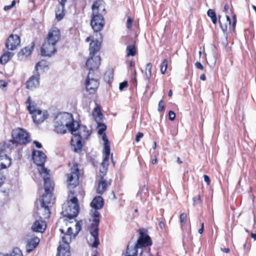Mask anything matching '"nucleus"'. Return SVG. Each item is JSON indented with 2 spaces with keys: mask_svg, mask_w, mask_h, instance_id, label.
Wrapping results in <instances>:
<instances>
[{
  "mask_svg": "<svg viewBox=\"0 0 256 256\" xmlns=\"http://www.w3.org/2000/svg\"><path fill=\"white\" fill-rule=\"evenodd\" d=\"M102 139L104 141L103 160L100 167V178L97 180L96 189V192L99 194H103L106 190L108 186L110 184V183L104 178L107 172L109 165L108 160L110 154V142L106 134H102Z\"/></svg>",
  "mask_w": 256,
  "mask_h": 256,
  "instance_id": "obj_1",
  "label": "nucleus"
},
{
  "mask_svg": "<svg viewBox=\"0 0 256 256\" xmlns=\"http://www.w3.org/2000/svg\"><path fill=\"white\" fill-rule=\"evenodd\" d=\"M104 204V200L100 196L95 197L90 203L92 208H94V212H92V216L93 218V220L90 230V236L88 242L94 248H96L99 244L98 226L100 222V213L97 210L101 209L103 207Z\"/></svg>",
  "mask_w": 256,
  "mask_h": 256,
  "instance_id": "obj_2",
  "label": "nucleus"
},
{
  "mask_svg": "<svg viewBox=\"0 0 256 256\" xmlns=\"http://www.w3.org/2000/svg\"><path fill=\"white\" fill-rule=\"evenodd\" d=\"M92 18L90 25L94 32H99L104 26L103 15L106 14L105 2L103 0H98L92 4Z\"/></svg>",
  "mask_w": 256,
  "mask_h": 256,
  "instance_id": "obj_3",
  "label": "nucleus"
},
{
  "mask_svg": "<svg viewBox=\"0 0 256 256\" xmlns=\"http://www.w3.org/2000/svg\"><path fill=\"white\" fill-rule=\"evenodd\" d=\"M78 212L79 206L78 199L76 197L72 198L62 206V216L70 219L76 216Z\"/></svg>",
  "mask_w": 256,
  "mask_h": 256,
  "instance_id": "obj_4",
  "label": "nucleus"
},
{
  "mask_svg": "<svg viewBox=\"0 0 256 256\" xmlns=\"http://www.w3.org/2000/svg\"><path fill=\"white\" fill-rule=\"evenodd\" d=\"M152 242L150 238L146 234L140 232V236H139L137 243L136 244L134 248L130 250L129 246L127 247L126 256H138V248L142 247H146L151 246Z\"/></svg>",
  "mask_w": 256,
  "mask_h": 256,
  "instance_id": "obj_5",
  "label": "nucleus"
},
{
  "mask_svg": "<svg viewBox=\"0 0 256 256\" xmlns=\"http://www.w3.org/2000/svg\"><path fill=\"white\" fill-rule=\"evenodd\" d=\"M46 158V156L44 152L40 150H34L32 159L34 162L39 166L38 171L43 179L49 178V171L44 166Z\"/></svg>",
  "mask_w": 256,
  "mask_h": 256,
  "instance_id": "obj_6",
  "label": "nucleus"
},
{
  "mask_svg": "<svg viewBox=\"0 0 256 256\" xmlns=\"http://www.w3.org/2000/svg\"><path fill=\"white\" fill-rule=\"evenodd\" d=\"M58 122H62L64 126L68 128L72 134L76 132L79 126V124L78 122L74 120L72 114L68 112H62L58 114L56 117Z\"/></svg>",
  "mask_w": 256,
  "mask_h": 256,
  "instance_id": "obj_7",
  "label": "nucleus"
},
{
  "mask_svg": "<svg viewBox=\"0 0 256 256\" xmlns=\"http://www.w3.org/2000/svg\"><path fill=\"white\" fill-rule=\"evenodd\" d=\"M68 222L67 220L65 219H60L56 223V227L59 228L60 231L63 234L62 236H66L68 234V232H70V234L71 237V240L72 238H74L75 236L78 234L79 232L81 230V224L80 222H76L75 224L76 232H72V228L71 226H68Z\"/></svg>",
  "mask_w": 256,
  "mask_h": 256,
  "instance_id": "obj_8",
  "label": "nucleus"
},
{
  "mask_svg": "<svg viewBox=\"0 0 256 256\" xmlns=\"http://www.w3.org/2000/svg\"><path fill=\"white\" fill-rule=\"evenodd\" d=\"M44 180L45 194L43 195L40 203L42 204L50 206L54 204V198H52V192L54 190V184L50 178L44 179Z\"/></svg>",
  "mask_w": 256,
  "mask_h": 256,
  "instance_id": "obj_9",
  "label": "nucleus"
},
{
  "mask_svg": "<svg viewBox=\"0 0 256 256\" xmlns=\"http://www.w3.org/2000/svg\"><path fill=\"white\" fill-rule=\"evenodd\" d=\"M12 136L13 139L10 142L12 144H26L30 141L28 134L20 128L12 130Z\"/></svg>",
  "mask_w": 256,
  "mask_h": 256,
  "instance_id": "obj_10",
  "label": "nucleus"
},
{
  "mask_svg": "<svg viewBox=\"0 0 256 256\" xmlns=\"http://www.w3.org/2000/svg\"><path fill=\"white\" fill-rule=\"evenodd\" d=\"M80 170L77 164H74L70 168V173L66 175L68 184L75 187L79 184Z\"/></svg>",
  "mask_w": 256,
  "mask_h": 256,
  "instance_id": "obj_11",
  "label": "nucleus"
},
{
  "mask_svg": "<svg viewBox=\"0 0 256 256\" xmlns=\"http://www.w3.org/2000/svg\"><path fill=\"white\" fill-rule=\"evenodd\" d=\"M69 232H68L66 236H62L64 244H60L58 247L56 256H70L69 244L71 242L72 236H70Z\"/></svg>",
  "mask_w": 256,
  "mask_h": 256,
  "instance_id": "obj_12",
  "label": "nucleus"
},
{
  "mask_svg": "<svg viewBox=\"0 0 256 256\" xmlns=\"http://www.w3.org/2000/svg\"><path fill=\"white\" fill-rule=\"evenodd\" d=\"M99 82L96 78L94 74L88 72L86 82V86L88 92L90 94H93L98 88Z\"/></svg>",
  "mask_w": 256,
  "mask_h": 256,
  "instance_id": "obj_13",
  "label": "nucleus"
},
{
  "mask_svg": "<svg viewBox=\"0 0 256 256\" xmlns=\"http://www.w3.org/2000/svg\"><path fill=\"white\" fill-rule=\"evenodd\" d=\"M100 64V58L99 56H90L89 58L86 62V66L89 70L88 72L94 74Z\"/></svg>",
  "mask_w": 256,
  "mask_h": 256,
  "instance_id": "obj_14",
  "label": "nucleus"
},
{
  "mask_svg": "<svg viewBox=\"0 0 256 256\" xmlns=\"http://www.w3.org/2000/svg\"><path fill=\"white\" fill-rule=\"evenodd\" d=\"M56 45L46 42H44L41 48V54L44 56H51L56 52Z\"/></svg>",
  "mask_w": 256,
  "mask_h": 256,
  "instance_id": "obj_15",
  "label": "nucleus"
},
{
  "mask_svg": "<svg viewBox=\"0 0 256 256\" xmlns=\"http://www.w3.org/2000/svg\"><path fill=\"white\" fill-rule=\"evenodd\" d=\"M60 38V30L56 28H52L48 34L47 41L54 44L58 42Z\"/></svg>",
  "mask_w": 256,
  "mask_h": 256,
  "instance_id": "obj_16",
  "label": "nucleus"
},
{
  "mask_svg": "<svg viewBox=\"0 0 256 256\" xmlns=\"http://www.w3.org/2000/svg\"><path fill=\"white\" fill-rule=\"evenodd\" d=\"M20 38L18 36L11 34L6 40V47L8 50H13L20 45Z\"/></svg>",
  "mask_w": 256,
  "mask_h": 256,
  "instance_id": "obj_17",
  "label": "nucleus"
},
{
  "mask_svg": "<svg viewBox=\"0 0 256 256\" xmlns=\"http://www.w3.org/2000/svg\"><path fill=\"white\" fill-rule=\"evenodd\" d=\"M40 76L38 72L36 74L31 76L26 81V87L28 90H33L36 88L40 85Z\"/></svg>",
  "mask_w": 256,
  "mask_h": 256,
  "instance_id": "obj_18",
  "label": "nucleus"
},
{
  "mask_svg": "<svg viewBox=\"0 0 256 256\" xmlns=\"http://www.w3.org/2000/svg\"><path fill=\"white\" fill-rule=\"evenodd\" d=\"M32 115L34 122L38 124L43 122L48 116L46 111H42L40 110L34 112Z\"/></svg>",
  "mask_w": 256,
  "mask_h": 256,
  "instance_id": "obj_19",
  "label": "nucleus"
},
{
  "mask_svg": "<svg viewBox=\"0 0 256 256\" xmlns=\"http://www.w3.org/2000/svg\"><path fill=\"white\" fill-rule=\"evenodd\" d=\"M37 214L40 218H48L50 215V206L40 203V206L38 208Z\"/></svg>",
  "mask_w": 256,
  "mask_h": 256,
  "instance_id": "obj_20",
  "label": "nucleus"
},
{
  "mask_svg": "<svg viewBox=\"0 0 256 256\" xmlns=\"http://www.w3.org/2000/svg\"><path fill=\"white\" fill-rule=\"evenodd\" d=\"M72 134L73 135L71 140L72 146L76 152L80 151L82 148V139L76 136V132Z\"/></svg>",
  "mask_w": 256,
  "mask_h": 256,
  "instance_id": "obj_21",
  "label": "nucleus"
},
{
  "mask_svg": "<svg viewBox=\"0 0 256 256\" xmlns=\"http://www.w3.org/2000/svg\"><path fill=\"white\" fill-rule=\"evenodd\" d=\"M46 228V223L42 220H36L32 227L33 231L40 232H43Z\"/></svg>",
  "mask_w": 256,
  "mask_h": 256,
  "instance_id": "obj_22",
  "label": "nucleus"
},
{
  "mask_svg": "<svg viewBox=\"0 0 256 256\" xmlns=\"http://www.w3.org/2000/svg\"><path fill=\"white\" fill-rule=\"evenodd\" d=\"M100 43L98 40H92L90 44V56H97V52L100 50Z\"/></svg>",
  "mask_w": 256,
  "mask_h": 256,
  "instance_id": "obj_23",
  "label": "nucleus"
},
{
  "mask_svg": "<svg viewBox=\"0 0 256 256\" xmlns=\"http://www.w3.org/2000/svg\"><path fill=\"white\" fill-rule=\"evenodd\" d=\"M40 242V239L38 237H34L28 241L26 246V250L30 252L34 249Z\"/></svg>",
  "mask_w": 256,
  "mask_h": 256,
  "instance_id": "obj_24",
  "label": "nucleus"
},
{
  "mask_svg": "<svg viewBox=\"0 0 256 256\" xmlns=\"http://www.w3.org/2000/svg\"><path fill=\"white\" fill-rule=\"evenodd\" d=\"M90 134V130L86 126H80L76 130V136L82 140L86 139Z\"/></svg>",
  "mask_w": 256,
  "mask_h": 256,
  "instance_id": "obj_25",
  "label": "nucleus"
},
{
  "mask_svg": "<svg viewBox=\"0 0 256 256\" xmlns=\"http://www.w3.org/2000/svg\"><path fill=\"white\" fill-rule=\"evenodd\" d=\"M68 128L64 126L62 122H58L55 118L54 122V131L58 134H64L66 133Z\"/></svg>",
  "mask_w": 256,
  "mask_h": 256,
  "instance_id": "obj_26",
  "label": "nucleus"
},
{
  "mask_svg": "<svg viewBox=\"0 0 256 256\" xmlns=\"http://www.w3.org/2000/svg\"><path fill=\"white\" fill-rule=\"evenodd\" d=\"M11 164V159L6 154L0 156V170L6 168Z\"/></svg>",
  "mask_w": 256,
  "mask_h": 256,
  "instance_id": "obj_27",
  "label": "nucleus"
},
{
  "mask_svg": "<svg viewBox=\"0 0 256 256\" xmlns=\"http://www.w3.org/2000/svg\"><path fill=\"white\" fill-rule=\"evenodd\" d=\"M220 26L224 32H226L228 28L230 29L231 28L232 26H231V21L230 18L228 16H226V19L224 20H219Z\"/></svg>",
  "mask_w": 256,
  "mask_h": 256,
  "instance_id": "obj_28",
  "label": "nucleus"
},
{
  "mask_svg": "<svg viewBox=\"0 0 256 256\" xmlns=\"http://www.w3.org/2000/svg\"><path fill=\"white\" fill-rule=\"evenodd\" d=\"M64 4H59L56 10V18L58 20H62L64 16Z\"/></svg>",
  "mask_w": 256,
  "mask_h": 256,
  "instance_id": "obj_29",
  "label": "nucleus"
},
{
  "mask_svg": "<svg viewBox=\"0 0 256 256\" xmlns=\"http://www.w3.org/2000/svg\"><path fill=\"white\" fill-rule=\"evenodd\" d=\"M33 46L30 47H26L22 49L20 52L18 53V56L20 58L22 59L24 56L26 58L30 56L33 49Z\"/></svg>",
  "mask_w": 256,
  "mask_h": 256,
  "instance_id": "obj_30",
  "label": "nucleus"
},
{
  "mask_svg": "<svg viewBox=\"0 0 256 256\" xmlns=\"http://www.w3.org/2000/svg\"><path fill=\"white\" fill-rule=\"evenodd\" d=\"M26 106L30 114L34 113V112L38 110L36 108V105L34 102L32 101L30 98L28 97L26 102Z\"/></svg>",
  "mask_w": 256,
  "mask_h": 256,
  "instance_id": "obj_31",
  "label": "nucleus"
},
{
  "mask_svg": "<svg viewBox=\"0 0 256 256\" xmlns=\"http://www.w3.org/2000/svg\"><path fill=\"white\" fill-rule=\"evenodd\" d=\"M14 53L12 52H6L0 58V63L2 64H6L12 57Z\"/></svg>",
  "mask_w": 256,
  "mask_h": 256,
  "instance_id": "obj_32",
  "label": "nucleus"
},
{
  "mask_svg": "<svg viewBox=\"0 0 256 256\" xmlns=\"http://www.w3.org/2000/svg\"><path fill=\"white\" fill-rule=\"evenodd\" d=\"M35 68L36 70L37 71V72L38 70H42L44 71L45 70H47L48 69V63L46 60H41L40 62L37 63Z\"/></svg>",
  "mask_w": 256,
  "mask_h": 256,
  "instance_id": "obj_33",
  "label": "nucleus"
},
{
  "mask_svg": "<svg viewBox=\"0 0 256 256\" xmlns=\"http://www.w3.org/2000/svg\"><path fill=\"white\" fill-rule=\"evenodd\" d=\"M92 116L97 122H98L100 121L102 118V114L100 112V108H96L94 109L92 112Z\"/></svg>",
  "mask_w": 256,
  "mask_h": 256,
  "instance_id": "obj_34",
  "label": "nucleus"
},
{
  "mask_svg": "<svg viewBox=\"0 0 256 256\" xmlns=\"http://www.w3.org/2000/svg\"><path fill=\"white\" fill-rule=\"evenodd\" d=\"M126 56H134L136 54V49L134 45L128 46L126 47Z\"/></svg>",
  "mask_w": 256,
  "mask_h": 256,
  "instance_id": "obj_35",
  "label": "nucleus"
},
{
  "mask_svg": "<svg viewBox=\"0 0 256 256\" xmlns=\"http://www.w3.org/2000/svg\"><path fill=\"white\" fill-rule=\"evenodd\" d=\"M152 64L150 63H148L146 68L145 70V76L147 80H150L152 75Z\"/></svg>",
  "mask_w": 256,
  "mask_h": 256,
  "instance_id": "obj_36",
  "label": "nucleus"
},
{
  "mask_svg": "<svg viewBox=\"0 0 256 256\" xmlns=\"http://www.w3.org/2000/svg\"><path fill=\"white\" fill-rule=\"evenodd\" d=\"M208 16L211 18V20L214 24H216L217 22V18L216 16V12L214 10L210 9L207 12Z\"/></svg>",
  "mask_w": 256,
  "mask_h": 256,
  "instance_id": "obj_37",
  "label": "nucleus"
},
{
  "mask_svg": "<svg viewBox=\"0 0 256 256\" xmlns=\"http://www.w3.org/2000/svg\"><path fill=\"white\" fill-rule=\"evenodd\" d=\"M216 57L214 54H213L208 57V59L207 60V63L211 68H214L216 65Z\"/></svg>",
  "mask_w": 256,
  "mask_h": 256,
  "instance_id": "obj_38",
  "label": "nucleus"
},
{
  "mask_svg": "<svg viewBox=\"0 0 256 256\" xmlns=\"http://www.w3.org/2000/svg\"><path fill=\"white\" fill-rule=\"evenodd\" d=\"M168 60L166 59L164 60L160 66V72L162 74H165L168 68Z\"/></svg>",
  "mask_w": 256,
  "mask_h": 256,
  "instance_id": "obj_39",
  "label": "nucleus"
},
{
  "mask_svg": "<svg viewBox=\"0 0 256 256\" xmlns=\"http://www.w3.org/2000/svg\"><path fill=\"white\" fill-rule=\"evenodd\" d=\"M104 80L108 83H110L113 80V74L110 72H106L104 77Z\"/></svg>",
  "mask_w": 256,
  "mask_h": 256,
  "instance_id": "obj_40",
  "label": "nucleus"
},
{
  "mask_svg": "<svg viewBox=\"0 0 256 256\" xmlns=\"http://www.w3.org/2000/svg\"><path fill=\"white\" fill-rule=\"evenodd\" d=\"M10 256H23V254L20 248H14L12 253L10 254Z\"/></svg>",
  "mask_w": 256,
  "mask_h": 256,
  "instance_id": "obj_41",
  "label": "nucleus"
},
{
  "mask_svg": "<svg viewBox=\"0 0 256 256\" xmlns=\"http://www.w3.org/2000/svg\"><path fill=\"white\" fill-rule=\"evenodd\" d=\"M180 225L182 226H184L186 224V222L187 216H186V214H185V213L181 214H180Z\"/></svg>",
  "mask_w": 256,
  "mask_h": 256,
  "instance_id": "obj_42",
  "label": "nucleus"
},
{
  "mask_svg": "<svg viewBox=\"0 0 256 256\" xmlns=\"http://www.w3.org/2000/svg\"><path fill=\"white\" fill-rule=\"evenodd\" d=\"M98 123V133L102 134L106 130V126L104 124H102L99 122Z\"/></svg>",
  "mask_w": 256,
  "mask_h": 256,
  "instance_id": "obj_43",
  "label": "nucleus"
},
{
  "mask_svg": "<svg viewBox=\"0 0 256 256\" xmlns=\"http://www.w3.org/2000/svg\"><path fill=\"white\" fill-rule=\"evenodd\" d=\"M193 200V205L196 206V204H200L202 202V200L200 199V195L196 196L192 199Z\"/></svg>",
  "mask_w": 256,
  "mask_h": 256,
  "instance_id": "obj_44",
  "label": "nucleus"
},
{
  "mask_svg": "<svg viewBox=\"0 0 256 256\" xmlns=\"http://www.w3.org/2000/svg\"><path fill=\"white\" fill-rule=\"evenodd\" d=\"M164 109V102L163 100H160L158 104V110L160 112H162Z\"/></svg>",
  "mask_w": 256,
  "mask_h": 256,
  "instance_id": "obj_45",
  "label": "nucleus"
},
{
  "mask_svg": "<svg viewBox=\"0 0 256 256\" xmlns=\"http://www.w3.org/2000/svg\"><path fill=\"white\" fill-rule=\"evenodd\" d=\"M128 86V82L124 81V82L120 84L119 88L121 91H122L124 90V88H127Z\"/></svg>",
  "mask_w": 256,
  "mask_h": 256,
  "instance_id": "obj_46",
  "label": "nucleus"
},
{
  "mask_svg": "<svg viewBox=\"0 0 256 256\" xmlns=\"http://www.w3.org/2000/svg\"><path fill=\"white\" fill-rule=\"evenodd\" d=\"M132 20V19L130 18H128L126 22V27L128 30L131 29Z\"/></svg>",
  "mask_w": 256,
  "mask_h": 256,
  "instance_id": "obj_47",
  "label": "nucleus"
},
{
  "mask_svg": "<svg viewBox=\"0 0 256 256\" xmlns=\"http://www.w3.org/2000/svg\"><path fill=\"white\" fill-rule=\"evenodd\" d=\"M144 136V134L142 132H138L137 133L136 137V141L138 142H140V139L142 138Z\"/></svg>",
  "mask_w": 256,
  "mask_h": 256,
  "instance_id": "obj_48",
  "label": "nucleus"
},
{
  "mask_svg": "<svg viewBox=\"0 0 256 256\" xmlns=\"http://www.w3.org/2000/svg\"><path fill=\"white\" fill-rule=\"evenodd\" d=\"M176 118V114L173 111H170L169 112V119L170 120H174Z\"/></svg>",
  "mask_w": 256,
  "mask_h": 256,
  "instance_id": "obj_49",
  "label": "nucleus"
},
{
  "mask_svg": "<svg viewBox=\"0 0 256 256\" xmlns=\"http://www.w3.org/2000/svg\"><path fill=\"white\" fill-rule=\"evenodd\" d=\"M232 20H233V22H232V30L234 31L235 26H236V16L234 14L232 16Z\"/></svg>",
  "mask_w": 256,
  "mask_h": 256,
  "instance_id": "obj_50",
  "label": "nucleus"
},
{
  "mask_svg": "<svg viewBox=\"0 0 256 256\" xmlns=\"http://www.w3.org/2000/svg\"><path fill=\"white\" fill-rule=\"evenodd\" d=\"M5 179L4 175L0 172V187L2 185Z\"/></svg>",
  "mask_w": 256,
  "mask_h": 256,
  "instance_id": "obj_51",
  "label": "nucleus"
},
{
  "mask_svg": "<svg viewBox=\"0 0 256 256\" xmlns=\"http://www.w3.org/2000/svg\"><path fill=\"white\" fill-rule=\"evenodd\" d=\"M195 66L196 68L198 69L203 70H204V66H203L200 62H196L195 64Z\"/></svg>",
  "mask_w": 256,
  "mask_h": 256,
  "instance_id": "obj_52",
  "label": "nucleus"
},
{
  "mask_svg": "<svg viewBox=\"0 0 256 256\" xmlns=\"http://www.w3.org/2000/svg\"><path fill=\"white\" fill-rule=\"evenodd\" d=\"M204 178L205 182L208 185L210 184V179L207 175L204 176Z\"/></svg>",
  "mask_w": 256,
  "mask_h": 256,
  "instance_id": "obj_53",
  "label": "nucleus"
},
{
  "mask_svg": "<svg viewBox=\"0 0 256 256\" xmlns=\"http://www.w3.org/2000/svg\"><path fill=\"white\" fill-rule=\"evenodd\" d=\"M34 144L36 145V146L38 148H40L42 147V144L40 142H38L34 141Z\"/></svg>",
  "mask_w": 256,
  "mask_h": 256,
  "instance_id": "obj_54",
  "label": "nucleus"
},
{
  "mask_svg": "<svg viewBox=\"0 0 256 256\" xmlns=\"http://www.w3.org/2000/svg\"><path fill=\"white\" fill-rule=\"evenodd\" d=\"M204 223H202V227L201 228L198 230V233L200 234H202L203 232H204Z\"/></svg>",
  "mask_w": 256,
  "mask_h": 256,
  "instance_id": "obj_55",
  "label": "nucleus"
},
{
  "mask_svg": "<svg viewBox=\"0 0 256 256\" xmlns=\"http://www.w3.org/2000/svg\"><path fill=\"white\" fill-rule=\"evenodd\" d=\"M220 250L222 252H226V253H228L230 251V248H221Z\"/></svg>",
  "mask_w": 256,
  "mask_h": 256,
  "instance_id": "obj_56",
  "label": "nucleus"
},
{
  "mask_svg": "<svg viewBox=\"0 0 256 256\" xmlns=\"http://www.w3.org/2000/svg\"><path fill=\"white\" fill-rule=\"evenodd\" d=\"M12 7V6L11 4L10 5H8V6H4V10H9L10 9H11Z\"/></svg>",
  "mask_w": 256,
  "mask_h": 256,
  "instance_id": "obj_57",
  "label": "nucleus"
},
{
  "mask_svg": "<svg viewBox=\"0 0 256 256\" xmlns=\"http://www.w3.org/2000/svg\"><path fill=\"white\" fill-rule=\"evenodd\" d=\"M200 79L202 80H206V76L204 74H202L200 76Z\"/></svg>",
  "mask_w": 256,
  "mask_h": 256,
  "instance_id": "obj_58",
  "label": "nucleus"
},
{
  "mask_svg": "<svg viewBox=\"0 0 256 256\" xmlns=\"http://www.w3.org/2000/svg\"><path fill=\"white\" fill-rule=\"evenodd\" d=\"M1 83H2V84H1L0 86L6 87V84L4 81H0V84Z\"/></svg>",
  "mask_w": 256,
  "mask_h": 256,
  "instance_id": "obj_59",
  "label": "nucleus"
},
{
  "mask_svg": "<svg viewBox=\"0 0 256 256\" xmlns=\"http://www.w3.org/2000/svg\"><path fill=\"white\" fill-rule=\"evenodd\" d=\"M251 237L256 240V234H251Z\"/></svg>",
  "mask_w": 256,
  "mask_h": 256,
  "instance_id": "obj_60",
  "label": "nucleus"
},
{
  "mask_svg": "<svg viewBox=\"0 0 256 256\" xmlns=\"http://www.w3.org/2000/svg\"><path fill=\"white\" fill-rule=\"evenodd\" d=\"M0 256H10L8 253H0Z\"/></svg>",
  "mask_w": 256,
  "mask_h": 256,
  "instance_id": "obj_61",
  "label": "nucleus"
},
{
  "mask_svg": "<svg viewBox=\"0 0 256 256\" xmlns=\"http://www.w3.org/2000/svg\"><path fill=\"white\" fill-rule=\"evenodd\" d=\"M152 164H156V162H157V159H156V157H155L154 158L152 159Z\"/></svg>",
  "mask_w": 256,
  "mask_h": 256,
  "instance_id": "obj_62",
  "label": "nucleus"
},
{
  "mask_svg": "<svg viewBox=\"0 0 256 256\" xmlns=\"http://www.w3.org/2000/svg\"><path fill=\"white\" fill-rule=\"evenodd\" d=\"M172 90H170V91L168 92V96H172Z\"/></svg>",
  "mask_w": 256,
  "mask_h": 256,
  "instance_id": "obj_63",
  "label": "nucleus"
},
{
  "mask_svg": "<svg viewBox=\"0 0 256 256\" xmlns=\"http://www.w3.org/2000/svg\"><path fill=\"white\" fill-rule=\"evenodd\" d=\"M228 8H229V6H228V5H225V6H224V10H225L226 12V11H227V10H228Z\"/></svg>",
  "mask_w": 256,
  "mask_h": 256,
  "instance_id": "obj_64",
  "label": "nucleus"
}]
</instances>
